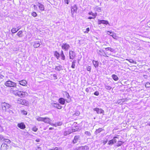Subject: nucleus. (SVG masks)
Listing matches in <instances>:
<instances>
[{"mask_svg": "<svg viewBox=\"0 0 150 150\" xmlns=\"http://www.w3.org/2000/svg\"><path fill=\"white\" fill-rule=\"evenodd\" d=\"M75 127V128H74V126L72 125L71 127H69L65 129V133L67 134H69L71 133L75 132L76 131L77 129Z\"/></svg>", "mask_w": 150, "mask_h": 150, "instance_id": "f257e3e1", "label": "nucleus"}, {"mask_svg": "<svg viewBox=\"0 0 150 150\" xmlns=\"http://www.w3.org/2000/svg\"><path fill=\"white\" fill-rule=\"evenodd\" d=\"M4 84L6 86L10 87H16V83L10 80L6 82Z\"/></svg>", "mask_w": 150, "mask_h": 150, "instance_id": "f03ea898", "label": "nucleus"}, {"mask_svg": "<svg viewBox=\"0 0 150 150\" xmlns=\"http://www.w3.org/2000/svg\"><path fill=\"white\" fill-rule=\"evenodd\" d=\"M10 146L5 143H3L1 145L0 150H9Z\"/></svg>", "mask_w": 150, "mask_h": 150, "instance_id": "7ed1b4c3", "label": "nucleus"}, {"mask_svg": "<svg viewBox=\"0 0 150 150\" xmlns=\"http://www.w3.org/2000/svg\"><path fill=\"white\" fill-rule=\"evenodd\" d=\"M62 49L64 51H67L70 47V46L67 43H63L60 45Z\"/></svg>", "mask_w": 150, "mask_h": 150, "instance_id": "20e7f679", "label": "nucleus"}, {"mask_svg": "<svg viewBox=\"0 0 150 150\" xmlns=\"http://www.w3.org/2000/svg\"><path fill=\"white\" fill-rule=\"evenodd\" d=\"M93 110L94 111H96L98 114H102L103 115L104 114V111L102 109L96 108H94Z\"/></svg>", "mask_w": 150, "mask_h": 150, "instance_id": "39448f33", "label": "nucleus"}, {"mask_svg": "<svg viewBox=\"0 0 150 150\" xmlns=\"http://www.w3.org/2000/svg\"><path fill=\"white\" fill-rule=\"evenodd\" d=\"M77 7L76 4H74L71 7V12L72 15L77 12Z\"/></svg>", "mask_w": 150, "mask_h": 150, "instance_id": "423d86ee", "label": "nucleus"}, {"mask_svg": "<svg viewBox=\"0 0 150 150\" xmlns=\"http://www.w3.org/2000/svg\"><path fill=\"white\" fill-rule=\"evenodd\" d=\"M89 147H88L85 145L84 146H80L76 148L74 150H88Z\"/></svg>", "mask_w": 150, "mask_h": 150, "instance_id": "0eeeda50", "label": "nucleus"}, {"mask_svg": "<svg viewBox=\"0 0 150 150\" xmlns=\"http://www.w3.org/2000/svg\"><path fill=\"white\" fill-rule=\"evenodd\" d=\"M37 6L38 7L39 9L41 11L45 10V7L44 5L41 3H37Z\"/></svg>", "mask_w": 150, "mask_h": 150, "instance_id": "6e6552de", "label": "nucleus"}, {"mask_svg": "<svg viewBox=\"0 0 150 150\" xmlns=\"http://www.w3.org/2000/svg\"><path fill=\"white\" fill-rule=\"evenodd\" d=\"M107 33L108 34L112 36L114 39H117L119 38L118 37L117 35L115 33H112L109 31H108Z\"/></svg>", "mask_w": 150, "mask_h": 150, "instance_id": "1a4fd4ad", "label": "nucleus"}, {"mask_svg": "<svg viewBox=\"0 0 150 150\" xmlns=\"http://www.w3.org/2000/svg\"><path fill=\"white\" fill-rule=\"evenodd\" d=\"M17 126L18 128L21 129H24L26 128V126L24 123L21 122L17 124Z\"/></svg>", "mask_w": 150, "mask_h": 150, "instance_id": "9d476101", "label": "nucleus"}, {"mask_svg": "<svg viewBox=\"0 0 150 150\" xmlns=\"http://www.w3.org/2000/svg\"><path fill=\"white\" fill-rule=\"evenodd\" d=\"M80 139V137L79 135H76L72 140V142L74 144L77 143Z\"/></svg>", "mask_w": 150, "mask_h": 150, "instance_id": "9b49d317", "label": "nucleus"}, {"mask_svg": "<svg viewBox=\"0 0 150 150\" xmlns=\"http://www.w3.org/2000/svg\"><path fill=\"white\" fill-rule=\"evenodd\" d=\"M25 92L18 90L16 96H18L21 97H24L25 95Z\"/></svg>", "mask_w": 150, "mask_h": 150, "instance_id": "f8f14e48", "label": "nucleus"}, {"mask_svg": "<svg viewBox=\"0 0 150 150\" xmlns=\"http://www.w3.org/2000/svg\"><path fill=\"white\" fill-rule=\"evenodd\" d=\"M69 55L70 59H73L76 56L75 53L72 51H69Z\"/></svg>", "mask_w": 150, "mask_h": 150, "instance_id": "ddd939ff", "label": "nucleus"}, {"mask_svg": "<svg viewBox=\"0 0 150 150\" xmlns=\"http://www.w3.org/2000/svg\"><path fill=\"white\" fill-rule=\"evenodd\" d=\"M98 24H103L105 25L109 24V23L108 21L104 20H98Z\"/></svg>", "mask_w": 150, "mask_h": 150, "instance_id": "4468645a", "label": "nucleus"}, {"mask_svg": "<svg viewBox=\"0 0 150 150\" xmlns=\"http://www.w3.org/2000/svg\"><path fill=\"white\" fill-rule=\"evenodd\" d=\"M42 122H44L45 123L50 124L51 120L48 117H44Z\"/></svg>", "mask_w": 150, "mask_h": 150, "instance_id": "2eb2a0df", "label": "nucleus"}, {"mask_svg": "<svg viewBox=\"0 0 150 150\" xmlns=\"http://www.w3.org/2000/svg\"><path fill=\"white\" fill-rule=\"evenodd\" d=\"M98 53L101 55L105 56L106 55V54H107V52H105L103 50H100L98 52Z\"/></svg>", "mask_w": 150, "mask_h": 150, "instance_id": "dca6fc26", "label": "nucleus"}, {"mask_svg": "<svg viewBox=\"0 0 150 150\" xmlns=\"http://www.w3.org/2000/svg\"><path fill=\"white\" fill-rule=\"evenodd\" d=\"M18 91V90L15 89L14 88H11L10 89V92L11 93L16 96Z\"/></svg>", "mask_w": 150, "mask_h": 150, "instance_id": "f3484780", "label": "nucleus"}, {"mask_svg": "<svg viewBox=\"0 0 150 150\" xmlns=\"http://www.w3.org/2000/svg\"><path fill=\"white\" fill-rule=\"evenodd\" d=\"M19 83L23 86H25L26 85L27 82L25 80H23L19 81Z\"/></svg>", "mask_w": 150, "mask_h": 150, "instance_id": "a211bd4d", "label": "nucleus"}, {"mask_svg": "<svg viewBox=\"0 0 150 150\" xmlns=\"http://www.w3.org/2000/svg\"><path fill=\"white\" fill-rule=\"evenodd\" d=\"M40 41H37L34 42L33 45L34 47L35 48L39 47L40 45Z\"/></svg>", "mask_w": 150, "mask_h": 150, "instance_id": "6ab92c4d", "label": "nucleus"}, {"mask_svg": "<svg viewBox=\"0 0 150 150\" xmlns=\"http://www.w3.org/2000/svg\"><path fill=\"white\" fill-rule=\"evenodd\" d=\"M54 104V106L56 108L60 109L62 108V106H61V104Z\"/></svg>", "mask_w": 150, "mask_h": 150, "instance_id": "aec40b11", "label": "nucleus"}, {"mask_svg": "<svg viewBox=\"0 0 150 150\" xmlns=\"http://www.w3.org/2000/svg\"><path fill=\"white\" fill-rule=\"evenodd\" d=\"M95 68L98 67L99 64V62L98 61L93 60L92 62Z\"/></svg>", "mask_w": 150, "mask_h": 150, "instance_id": "412c9836", "label": "nucleus"}, {"mask_svg": "<svg viewBox=\"0 0 150 150\" xmlns=\"http://www.w3.org/2000/svg\"><path fill=\"white\" fill-rule=\"evenodd\" d=\"M63 94L64 95V97L67 98H69V93L67 91H63Z\"/></svg>", "mask_w": 150, "mask_h": 150, "instance_id": "4be33fe9", "label": "nucleus"}, {"mask_svg": "<svg viewBox=\"0 0 150 150\" xmlns=\"http://www.w3.org/2000/svg\"><path fill=\"white\" fill-rule=\"evenodd\" d=\"M55 69L56 71H60L62 69V67L61 65L56 66Z\"/></svg>", "mask_w": 150, "mask_h": 150, "instance_id": "5701e85b", "label": "nucleus"}, {"mask_svg": "<svg viewBox=\"0 0 150 150\" xmlns=\"http://www.w3.org/2000/svg\"><path fill=\"white\" fill-rule=\"evenodd\" d=\"M3 140L4 141V143H6L8 145L11 143V141L8 139H4Z\"/></svg>", "mask_w": 150, "mask_h": 150, "instance_id": "b1692460", "label": "nucleus"}, {"mask_svg": "<svg viewBox=\"0 0 150 150\" xmlns=\"http://www.w3.org/2000/svg\"><path fill=\"white\" fill-rule=\"evenodd\" d=\"M112 77L113 79L115 81H117L118 80V78L117 75L115 74H113L112 75Z\"/></svg>", "mask_w": 150, "mask_h": 150, "instance_id": "393cba45", "label": "nucleus"}, {"mask_svg": "<svg viewBox=\"0 0 150 150\" xmlns=\"http://www.w3.org/2000/svg\"><path fill=\"white\" fill-rule=\"evenodd\" d=\"M88 14L89 15H91L93 16L94 17V18H95L96 16H97V13H93L92 11H90L88 13Z\"/></svg>", "mask_w": 150, "mask_h": 150, "instance_id": "a878e982", "label": "nucleus"}, {"mask_svg": "<svg viewBox=\"0 0 150 150\" xmlns=\"http://www.w3.org/2000/svg\"><path fill=\"white\" fill-rule=\"evenodd\" d=\"M18 101H20V102H18L17 103H26V100H23L21 99H20L18 100Z\"/></svg>", "mask_w": 150, "mask_h": 150, "instance_id": "bb28decb", "label": "nucleus"}, {"mask_svg": "<svg viewBox=\"0 0 150 150\" xmlns=\"http://www.w3.org/2000/svg\"><path fill=\"white\" fill-rule=\"evenodd\" d=\"M60 56L61 57L62 59L63 60H64L65 59V56L62 50L61 51V54Z\"/></svg>", "mask_w": 150, "mask_h": 150, "instance_id": "cd10ccee", "label": "nucleus"}, {"mask_svg": "<svg viewBox=\"0 0 150 150\" xmlns=\"http://www.w3.org/2000/svg\"><path fill=\"white\" fill-rule=\"evenodd\" d=\"M54 55L55 57L57 59H58L59 57V54L57 52L55 51L54 53Z\"/></svg>", "mask_w": 150, "mask_h": 150, "instance_id": "c85d7f7f", "label": "nucleus"}, {"mask_svg": "<svg viewBox=\"0 0 150 150\" xmlns=\"http://www.w3.org/2000/svg\"><path fill=\"white\" fill-rule=\"evenodd\" d=\"M59 103H65V100L63 98H60L59 100Z\"/></svg>", "mask_w": 150, "mask_h": 150, "instance_id": "c756f323", "label": "nucleus"}, {"mask_svg": "<svg viewBox=\"0 0 150 150\" xmlns=\"http://www.w3.org/2000/svg\"><path fill=\"white\" fill-rule=\"evenodd\" d=\"M123 143L124 142H122V141H118L117 144L116 145V146H117V147H118L120 146H121V145H122V144H123Z\"/></svg>", "mask_w": 150, "mask_h": 150, "instance_id": "7c9ffc66", "label": "nucleus"}, {"mask_svg": "<svg viewBox=\"0 0 150 150\" xmlns=\"http://www.w3.org/2000/svg\"><path fill=\"white\" fill-rule=\"evenodd\" d=\"M76 62V60H74L72 62V65L71 66V67L72 68L74 69L75 68V64Z\"/></svg>", "mask_w": 150, "mask_h": 150, "instance_id": "2f4dec72", "label": "nucleus"}, {"mask_svg": "<svg viewBox=\"0 0 150 150\" xmlns=\"http://www.w3.org/2000/svg\"><path fill=\"white\" fill-rule=\"evenodd\" d=\"M105 49L106 51H110L111 52H113L114 51V50L113 49L110 47H107Z\"/></svg>", "mask_w": 150, "mask_h": 150, "instance_id": "473e14b6", "label": "nucleus"}, {"mask_svg": "<svg viewBox=\"0 0 150 150\" xmlns=\"http://www.w3.org/2000/svg\"><path fill=\"white\" fill-rule=\"evenodd\" d=\"M22 33L23 32L22 31H20L17 33V35L19 37H22L23 36Z\"/></svg>", "mask_w": 150, "mask_h": 150, "instance_id": "72a5a7b5", "label": "nucleus"}, {"mask_svg": "<svg viewBox=\"0 0 150 150\" xmlns=\"http://www.w3.org/2000/svg\"><path fill=\"white\" fill-rule=\"evenodd\" d=\"M19 29H18L17 30H16V28H13L11 30V31L12 32V33H14L16 32Z\"/></svg>", "mask_w": 150, "mask_h": 150, "instance_id": "f704fd0d", "label": "nucleus"}, {"mask_svg": "<svg viewBox=\"0 0 150 150\" xmlns=\"http://www.w3.org/2000/svg\"><path fill=\"white\" fill-rule=\"evenodd\" d=\"M44 117H38L36 118V120L38 121L42 122Z\"/></svg>", "mask_w": 150, "mask_h": 150, "instance_id": "c9c22d12", "label": "nucleus"}, {"mask_svg": "<svg viewBox=\"0 0 150 150\" xmlns=\"http://www.w3.org/2000/svg\"><path fill=\"white\" fill-rule=\"evenodd\" d=\"M103 130V129H102V128H99L98 129L96 130V133L98 134L100 132Z\"/></svg>", "mask_w": 150, "mask_h": 150, "instance_id": "e433bc0d", "label": "nucleus"}, {"mask_svg": "<svg viewBox=\"0 0 150 150\" xmlns=\"http://www.w3.org/2000/svg\"><path fill=\"white\" fill-rule=\"evenodd\" d=\"M116 139H118V138L117 137H115L112 139L113 140L114 144L116 143L117 141Z\"/></svg>", "mask_w": 150, "mask_h": 150, "instance_id": "4c0bfd02", "label": "nucleus"}, {"mask_svg": "<svg viewBox=\"0 0 150 150\" xmlns=\"http://www.w3.org/2000/svg\"><path fill=\"white\" fill-rule=\"evenodd\" d=\"M48 150H63L60 147H55L54 148L52 149H50Z\"/></svg>", "mask_w": 150, "mask_h": 150, "instance_id": "58836bf2", "label": "nucleus"}, {"mask_svg": "<svg viewBox=\"0 0 150 150\" xmlns=\"http://www.w3.org/2000/svg\"><path fill=\"white\" fill-rule=\"evenodd\" d=\"M32 130L33 131L35 132H36L38 130V128L36 127V126H35L32 128Z\"/></svg>", "mask_w": 150, "mask_h": 150, "instance_id": "ea45409f", "label": "nucleus"}, {"mask_svg": "<svg viewBox=\"0 0 150 150\" xmlns=\"http://www.w3.org/2000/svg\"><path fill=\"white\" fill-rule=\"evenodd\" d=\"M126 60L129 61L130 63H136L132 59H126Z\"/></svg>", "mask_w": 150, "mask_h": 150, "instance_id": "a19ab883", "label": "nucleus"}, {"mask_svg": "<svg viewBox=\"0 0 150 150\" xmlns=\"http://www.w3.org/2000/svg\"><path fill=\"white\" fill-rule=\"evenodd\" d=\"M114 144V142H113V140L112 139H111V140H110L108 141V145H112Z\"/></svg>", "mask_w": 150, "mask_h": 150, "instance_id": "79ce46f5", "label": "nucleus"}, {"mask_svg": "<svg viewBox=\"0 0 150 150\" xmlns=\"http://www.w3.org/2000/svg\"><path fill=\"white\" fill-rule=\"evenodd\" d=\"M105 88L106 89L109 90H110L111 88V87L110 86L107 85H105Z\"/></svg>", "mask_w": 150, "mask_h": 150, "instance_id": "37998d69", "label": "nucleus"}, {"mask_svg": "<svg viewBox=\"0 0 150 150\" xmlns=\"http://www.w3.org/2000/svg\"><path fill=\"white\" fill-rule=\"evenodd\" d=\"M89 30H90L89 28H86V30L85 31L84 30H83V31L84 33H88L89 31Z\"/></svg>", "mask_w": 150, "mask_h": 150, "instance_id": "c03bdc74", "label": "nucleus"}, {"mask_svg": "<svg viewBox=\"0 0 150 150\" xmlns=\"http://www.w3.org/2000/svg\"><path fill=\"white\" fill-rule=\"evenodd\" d=\"M80 114V112L79 111H76L73 115H75L76 116H79Z\"/></svg>", "mask_w": 150, "mask_h": 150, "instance_id": "a18cd8bd", "label": "nucleus"}, {"mask_svg": "<svg viewBox=\"0 0 150 150\" xmlns=\"http://www.w3.org/2000/svg\"><path fill=\"white\" fill-rule=\"evenodd\" d=\"M145 86L146 87L149 88L150 87V83L149 82H147L145 84Z\"/></svg>", "mask_w": 150, "mask_h": 150, "instance_id": "49530a36", "label": "nucleus"}, {"mask_svg": "<svg viewBox=\"0 0 150 150\" xmlns=\"http://www.w3.org/2000/svg\"><path fill=\"white\" fill-rule=\"evenodd\" d=\"M91 67H90V66H87V68H86V69H87V71L90 72L91 71Z\"/></svg>", "mask_w": 150, "mask_h": 150, "instance_id": "de8ad7c7", "label": "nucleus"}, {"mask_svg": "<svg viewBox=\"0 0 150 150\" xmlns=\"http://www.w3.org/2000/svg\"><path fill=\"white\" fill-rule=\"evenodd\" d=\"M32 15L34 17H36L37 16V14L35 12H33L32 13Z\"/></svg>", "mask_w": 150, "mask_h": 150, "instance_id": "09e8293b", "label": "nucleus"}, {"mask_svg": "<svg viewBox=\"0 0 150 150\" xmlns=\"http://www.w3.org/2000/svg\"><path fill=\"white\" fill-rule=\"evenodd\" d=\"M99 93L98 91H95L94 93V94L96 96H98L99 95Z\"/></svg>", "mask_w": 150, "mask_h": 150, "instance_id": "8fccbe9b", "label": "nucleus"}, {"mask_svg": "<svg viewBox=\"0 0 150 150\" xmlns=\"http://www.w3.org/2000/svg\"><path fill=\"white\" fill-rule=\"evenodd\" d=\"M108 141L107 139H106L105 140H103L102 142L103 145H104L105 144H106L107 143V142Z\"/></svg>", "mask_w": 150, "mask_h": 150, "instance_id": "3c124183", "label": "nucleus"}, {"mask_svg": "<svg viewBox=\"0 0 150 150\" xmlns=\"http://www.w3.org/2000/svg\"><path fill=\"white\" fill-rule=\"evenodd\" d=\"M4 77V76L3 75L0 74V81H3V78Z\"/></svg>", "mask_w": 150, "mask_h": 150, "instance_id": "603ef678", "label": "nucleus"}, {"mask_svg": "<svg viewBox=\"0 0 150 150\" xmlns=\"http://www.w3.org/2000/svg\"><path fill=\"white\" fill-rule=\"evenodd\" d=\"M22 112L23 113V114L24 115H26L27 114V112L26 111H25L24 110H23V111H22Z\"/></svg>", "mask_w": 150, "mask_h": 150, "instance_id": "864d4df0", "label": "nucleus"}, {"mask_svg": "<svg viewBox=\"0 0 150 150\" xmlns=\"http://www.w3.org/2000/svg\"><path fill=\"white\" fill-rule=\"evenodd\" d=\"M4 139V138L2 136L0 135V141L3 140Z\"/></svg>", "mask_w": 150, "mask_h": 150, "instance_id": "5fc2aeb1", "label": "nucleus"}, {"mask_svg": "<svg viewBox=\"0 0 150 150\" xmlns=\"http://www.w3.org/2000/svg\"><path fill=\"white\" fill-rule=\"evenodd\" d=\"M90 88H87L86 89H85V91L87 92H88L90 90Z\"/></svg>", "mask_w": 150, "mask_h": 150, "instance_id": "6e6d98bb", "label": "nucleus"}, {"mask_svg": "<svg viewBox=\"0 0 150 150\" xmlns=\"http://www.w3.org/2000/svg\"><path fill=\"white\" fill-rule=\"evenodd\" d=\"M52 75H53V77L55 78H54L55 79H57V76L56 74H53Z\"/></svg>", "mask_w": 150, "mask_h": 150, "instance_id": "4d7b16f0", "label": "nucleus"}, {"mask_svg": "<svg viewBox=\"0 0 150 150\" xmlns=\"http://www.w3.org/2000/svg\"><path fill=\"white\" fill-rule=\"evenodd\" d=\"M96 10L98 11H101V8L100 7H98L97 8Z\"/></svg>", "mask_w": 150, "mask_h": 150, "instance_id": "13d9d810", "label": "nucleus"}, {"mask_svg": "<svg viewBox=\"0 0 150 150\" xmlns=\"http://www.w3.org/2000/svg\"><path fill=\"white\" fill-rule=\"evenodd\" d=\"M64 2L65 3H66L67 4H69V0H64Z\"/></svg>", "mask_w": 150, "mask_h": 150, "instance_id": "bf43d9fd", "label": "nucleus"}, {"mask_svg": "<svg viewBox=\"0 0 150 150\" xmlns=\"http://www.w3.org/2000/svg\"><path fill=\"white\" fill-rule=\"evenodd\" d=\"M94 18V17H91V16H89L88 17V18L89 19H91L93 18Z\"/></svg>", "mask_w": 150, "mask_h": 150, "instance_id": "052dcab7", "label": "nucleus"}, {"mask_svg": "<svg viewBox=\"0 0 150 150\" xmlns=\"http://www.w3.org/2000/svg\"><path fill=\"white\" fill-rule=\"evenodd\" d=\"M36 150H41V148L40 147H38Z\"/></svg>", "mask_w": 150, "mask_h": 150, "instance_id": "680f3d73", "label": "nucleus"}, {"mask_svg": "<svg viewBox=\"0 0 150 150\" xmlns=\"http://www.w3.org/2000/svg\"><path fill=\"white\" fill-rule=\"evenodd\" d=\"M50 125H51L52 126H55V127H56V125L55 124H51L50 123Z\"/></svg>", "mask_w": 150, "mask_h": 150, "instance_id": "e2e57ef3", "label": "nucleus"}, {"mask_svg": "<svg viewBox=\"0 0 150 150\" xmlns=\"http://www.w3.org/2000/svg\"><path fill=\"white\" fill-rule=\"evenodd\" d=\"M35 141L37 142H40V139H37L35 140Z\"/></svg>", "mask_w": 150, "mask_h": 150, "instance_id": "0e129e2a", "label": "nucleus"}, {"mask_svg": "<svg viewBox=\"0 0 150 150\" xmlns=\"http://www.w3.org/2000/svg\"><path fill=\"white\" fill-rule=\"evenodd\" d=\"M37 5H34V6H33L34 8H37Z\"/></svg>", "mask_w": 150, "mask_h": 150, "instance_id": "69168bd1", "label": "nucleus"}, {"mask_svg": "<svg viewBox=\"0 0 150 150\" xmlns=\"http://www.w3.org/2000/svg\"><path fill=\"white\" fill-rule=\"evenodd\" d=\"M54 129V128L53 127H50L49 128V130L53 129Z\"/></svg>", "mask_w": 150, "mask_h": 150, "instance_id": "338daca9", "label": "nucleus"}, {"mask_svg": "<svg viewBox=\"0 0 150 150\" xmlns=\"http://www.w3.org/2000/svg\"><path fill=\"white\" fill-rule=\"evenodd\" d=\"M148 125L150 126V121L149 122V123L148 124Z\"/></svg>", "mask_w": 150, "mask_h": 150, "instance_id": "774afa93", "label": "nucleus"}]
</instances>
